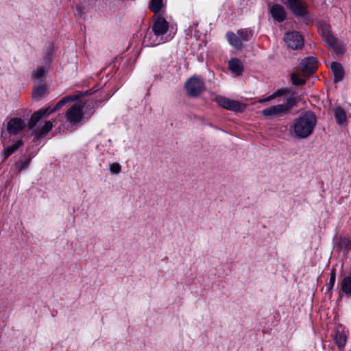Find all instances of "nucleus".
<instances>
[{"label": "nucleus", "instance_id": "34", "mask_svg": "<svg viewBox=\"0 0 351 351\" xmlns=\"http://www.w3.org/2000/svg\"><path fill=\"white\" fill-rule=\"evenodd\" d=\"M63 105H64L63 101H62V100H60L59 102H58L56 104V106L53 108H51V110H50V111L49 112L53 113L54 112H56V110L60 109Z\"/></svg>", "mask_w": 351, "mask_h": 351}, {"label": "nucleus", "instance_id": "28", "mask_svg": "<svg viewBox=\"0 0 351 351\" xmlns=\"http://www.w3.org/2000/svg\"><path fill=\"white\" fill-rule=\"evenodd\" d=\"M289 93V89L287 88H279L277 90H276L274 93H272L271 95L273 98V99L281 97L285 94H287Z\"/></svg>", "mask_w": 351, "mask_h": 351}, {"label": "nucleus", "instance_id": "4", "mask_svg": "<svg viewBox=\"0 0 351 351\" xmlns=\"http://www.w3.org/2000/svg\"><path fill=\"white\" fill-rule=\"evenodd\" d=\"M84 103L80 101L73 105L65 114V118L68 123L72 125H77L83 121V108Z\"/></svg>", "mask_w": 351, "mask_h": 351}, {"label": "nucleus", "instance_id": "19", "mask_svg": "<svg viewBox=\"0 0 351 351\" xmlns=\"http://www.w3.org/2000/svg\"><path fill=\"white\" fill-rule=\"evenodd\" d=\"M53 128V123L51 121H47L41 127L40 130L35 132V134L37 136H43L46 135Z\"/></svg>", "mask_w": 351, "mask_h": 351}, {"label": "nucleus", "instance_id": "7", "mask_svg": "<svg viewBox=\"0 0 351 351\" xmlns=\"http://www.w3.org/2000/svg\"><path fill=\"white\" fill-rule=\"evenodd\" d=\"M285 41L289 48L294 50L302 49L304 45V39L298 32L287 33Z\"/></svg>", "mask_w": 351, "mask_h": 351}, {"label": "nucleus", "instance_id": "5", "mask_svg": "<svg viewBox=\"0 0 351 351\" xmlns=\"http://www.w3.org/2000/svg\"><path fill=\"white\" fill-rule=\"evenodd\" d=\"M184 88L190 97H197L204 90L203 80L197 76L190 77L185 83Z\"/></svg>", "mask_w": 351, "mask_h": 351}, {"label": "nucleus", "instance_id": "11", "mask_svg": "<svg viewBox=\"0 0 351 351\" xmlns=\"http://www.w3.org/2000/svg\"><path fill=\"white\" fill-rule=\"evenodd\" d=\"M169 23L163 17H158L154 22L152 31L156 36H162L167 33Z\"/></svg>", "mask_w": 351, "mask_h": 351}, {"label": "nucleus", "instance_id": "8", "mask_svg": "<svg viewBox=\"0 0 351 351\" xmlns=\"http://www.w3.org/2000/svg\"><path fill=\"white\" fill-rule=\"evenodd\" d=\"M282 3L289 6L296 16H303L306 13V8L302 0H280Z\"/></svg>", "mask_w": 351, "mask_h": 351}, {"label": "nucleus", "instance_id": "33", "mask_svg": "<svg viewBox=\"0 0 351 351\" xmlns=\"http://www.w3.org/2000/svg\"><path fill=\"white\" fill-rule=\"evenodd\" d=\"M50 110H51V108H50L49 107H47V108H43V109H40V110H39L38 111L39 112V113L43 117L45 115H49L50 114L52 113V112H49L50 111Z\"/></svg>", "mask_w": 351, "mask_h": 351}, {"label": "nucleus", "instance_id": "16", "mask_svg": "<svg viewBox=\"0 0 351 351\" xmlns=\"http://www.w3.org/2000/svg\"><path fill=\"white\" fill-rule=\"evenodd\" d=\"M335 118L339 125H343L346 123V114L345 111L341 107H337L334 110Z\"/></svg>", "mask_w": 351, "mask_h": 351}, {"label": "nucleus", "instance_id": "32", "mask_svg": "<svg viewBox=\"0 0 351 351\" xmlns=\"http://www.w3.org/2000/svg\"><path fill=\"white\" fill-rule=\"evenodd\" d=\"M336 280V272L335 269H332L330 272V282H329V287L328 290L330 291L332 288L333 287L335 282Z\"/></svg>", "mask_w": 351, "mask_h": 351}, {"label": "nucleus", "instance_id": "12", "mask_svg": "<svg viewBox=\"0 0 351 351\" xmlns=\"http://www.w3.org/2000/svg\"><path fill=\"white\" fill-rule=\"evenodd\" d=\"M270 13L274 19L278 22L283 21L286 18L285 9L278 4H275L270 8Z\"/></svg>", "mask_w": 351, "mask_h": 351}, {"label": "nucleus", "instance_id": "30", "mask_svg": "<svg viewBox=\"0 0 351 351\" xmlns=\"http://www.w3.org/2000/svg\"><path fill=\"white\" fill-rule=\"evenodd\" d=\"M291 81L295 85H302L304 84V80L300 78L298 73L291 75Z\"/></svg>", "mask_w": 351, "mask_h": 351}, {"label": "nucleus", "instance_id": "14", "mask_svg": "<svg viewBox=\"0 0 351 351\" xmlns=\"http://www.w3.org/2000/svg\"><path fill=\"white\" fill-rule=\"evenodd\" d=\"M331 69L334 74V82H339L342 80L343 77V70L342 66L336 62L331 63Z\"/></svg>", "mask_w": 351, "mask_h": 351}, {"label": "nucleus", "instance_id": "31", "mask_svg": "<svg viewBox=\"0 0 351 351\" xmlns=\"http://www.w3.org/2000/svg\"><path fill=\"white\" fill-rule=\"evenodd\" d=\"M80 97V95H69V96L64 97L61 100H62V101H63V104H65L66 103L71 102V101H74L77 100Z\"/></svg>", "mask_w": 351, "mask_h": 351}, {"label": "nucleus", "instance_id": "13", "mask_svg": "<svg viewBox=\"0 0 351 351\" xmlns=\"http://www.w3.org/2000/svg\"><path fill=\"white\" fill-rule=\"evenodd\" d=\"M229 44L237 49H241L243 47L241 39L237 34L233 32H228L226 34Z\"/></svg>", "mask_w": 351, "mask_h": 351}, {"label": "nucleus", "instance_id": "6", "mask_svg": "<svg viewBox=\"0 0 351 351\" xmlns=\"http://www.w3.org/2000/svg\"><path fill=\"white\" fill-rule=\"evenodd\" d=\"M215 101L219 106L229 110L242 112L245 108V105L240 101L224 97H217Z\"/></svg>", "mask_w": 351, "mask_h": 351}, {"label": "nucleus", "instance_id": "10", "mask_svg": "<svg viewBox=\"0 0 351 351\" xmlns=\"http://www.w3.org/2000/svg\"><path fill=\"white\" fill-rule=\"evenodd\" d=\"M301 69L304 74L308 75H311L316 71L317 68L316 58L308 57L304 58L301 62Z\"/></svg>", "mask_w": 351, "mask_h": 351}, {"label": "nucleus", "instance_id": "27", "mask_svg": "<svg viewBox=\"0 0 351 351\" xmlns=\"http://www.w3.org/2000/svg\"><path fill=\"white\" fill-rule=\"evenodd\" d=\"M53 57V47L52 45H49L44 56V60L45 62H49L52 60Z\"/></svg>", "mask_w": 351, "mask_h": 351}, {"label": "nucleus", "instance_id": "35", "mask_svg": "<svg viewBox=\"0 0 351 351\" xmlns=\"http://www.w3.org/2000/svg\"><path fill=\"white\" fill-rule=\"evenodd\" d=\"M271 100H273V98H272L271 95H270L269 96H268L267 97L258 99V102L263 104V103L270 101Z\"/></svg>", "mask_w": 351, "mask_h": 351}, {"label": "nucleus", "instance_id": "24", "mask_svg": "<svg viewBox=\"0 0 351 351\" xmlns=\"http://www.w3.org/2000/svg\"><path fill=\"white\" fill-rule=\"evenodd\" d=\"M162 6V0H151L149 8L152 11L154 12H158L160 11Z\"/></svg>", "mask_w": 351, "mask_h": 351}, {"label": "nucleus", "instance_id": "9", "mask_svg": "<svg viewBox=\"0 0 351 351\" xmlns=\"http://www.w3.org/2000/svg\"><path fill=\"white\" fill-rule=\"evenodd\" d=\"M26 124L21 118H12L7 123V130L10 135H16L23 130Z\"/></svg>", "mask_w": 351, "mask_h": 351}, {"label": "nucleus", "instance_id": "1", "mask_svg": "<svg viewBox=\"0 0 351 351\" xmlns=\"http://www.w3.org/2000/svg\"><path fill=\"white\" fill-rule=\"evenodd\" d=\"M317 124L315 114L307 111L295 118L290 125V134L298 138H306L313 133Z\"/></svg>", "mask_w": 351, "mask_h": 351}, {"label": "nucleus", "instance_id": "23", "mask_svg": "<svg viewBox=\"0 0 351 351\" xmlns=\"http://www.w3.org/2000/svg\"><path fill=\"white\" fill-rule=\"evenodd\" d=\"M42 118L43 116L39 113L38 111H36L31 116L27 125L28 127L30 129L33 128Z\"/></svg>", "mask_w": 351, "mask_h": 351}, {"label": "nucleus", "instance_id": "15", "mask_svg": "<svg viewBox=\"0 0 351 351\" xmlns=\"http://www.w3.org/2000/svg\"><path fill=\"white\" fill-rule=\"evenodd\" d=\"M229 69L237 75H239L243 71L242 62L237 58H232L229 61Z\"/></svg>", "mask_w": 351, "mask_h": 351}, {"label": "nucleus", "instance_id": "3", "mask_svg": "<svg viewBox=\"0 0 351 351\" xmlns=\"http://www.w3.org/2000/svg\"><path fill=\"white\" fill-rule=\"evenodd\" d=\"M318 28L324 43L329 49L334 51L337 54H343L344 49L339 40L330 34L329 26L326 24H321Z\"/></svg>", "mask_w": 351, "mask_h": 351}, {"label": "nucleus", "instance_id": "36", "mask_svg": "<svg viewBox=\"0 0 351 351\" xmlns=\"http://www.w3.org/2000/svg\"><path fill=\"white\" fill-rule=\"evenodd\" d=\"M28 164H29V160H27L24 162V165L23 166L21 167V168H23V167H26L28 166Z\"/></svg>", "mask_w": 351, "mask_h": 351}, {"label": "nucleus", "instance_id": "2", "mask_svg": "<svg viewBox=\"0 0 351 351\" xmlns=\"http://www.w3.org/2000/svg\"><path fill=\"white\" fill-rule=\"evenodd\" d=\"M296 99L291 96L287 99L285 104L272 105L263 109L261 114L270 120H280L290 114L291 110L296 105Z\"/></svg>", "mask_w": 351, "mask_h": 351}, {"label": "nucleus", "instance_id": "21", "mask_svg": "<svg viewBox=\"0 0 351 351\" xmlns=\"http://www.w3.org/2000/svg\"><path fill=\"white\" fill-rule=\"evenodd\" d=\"M47 92V88L45 86H40L35 88L33 92V97L36 99H39Z\"/></svg>", "mask_w": 351, "mask_h": 351}, {"label": "nucleus", "instance_id": "18", "mask_svg": "<svg viewBox=\"0 0 351 351\" xmlns=\"http://www.w3.org/2000/svg\"><path fill=\"white\" fill-rule=\"evenodd\" d=\"M48 71V69L45 66L39 67L36 69L32 74V77L35 80L41 82L43 80L45 75Z\"/></svg>", "mask_w": 351, "mask_h": 351}, {"label": "nucleus", "instance_id": "17", "mask_svg": "<svg viewBox=\"0 0 351 351\" xmlns=\"http://www.w3.org/2000/svg\"><path fill=\"white\" fill-rule=\"evenodd\" d=\"M23 144V142L21 140H19L16 143L12 145L11 146H8L5 147L3 151V155L5 158H7L9 156H10L12 153L18 149L19 147H21Z\"/></svg>", "mask_w": 351, "mask_h": 351}, {"label": "nucleus", "instance_id": "37", "mask_svg": "<svg viewBox=\"0 0 351 351\" xmlns=\"http://www.w3.org/2000/svg\"><path fill=\"white\" fill-rule=\"evenodd\" d=\"M350 351H351V350H350Z\"/></svg>", "mask_w": 351, "mask_h": 351}, {"label": "nucleus", "instance_id": "26", "mask_svg": "<svg viewBox=\"0 0 351 351\" xmlns=\"http://www.w3.org/2000/svg\"><path fill=\"white\" fill-rule=\"evenodd\" d=\"M109 170L112 174H118L121 171V166L117 162L110 164Z\"/></svg>", "mask_w": 351, "mask_h": 351}, {"label": "nucleus", "instance_id": "29", "mask_svg": "<svg viewBox=\"0 0 351 351\" xmlns=\"http://www.w3.org/2000/svg\"><path fill=\"white\" fill-rule=\"evenodd\" d=\"M339 245L341 248L348 250L351 245V241L347 238H342L341 239Z\"/></svg>", "mask_w": 351, "mask_h": 351}, {"label": "nucleus", "instance_id": "22", "mask_svg": "<svg viewBox=\"0 0 351 351\" xmlns=\"http://www.w3.org/2000/svg\"><path fill=\"white\" fill-rule=\"evenodd\" d=\"M335 341L337 346L343 348L346 343V337L341 332H338L335 336Z\"/></svg>", "mask_w": 351, "mask_h": 351}, {"label": "nucleus", "instance_id": "20", "mask_svg": "<svg viewBox=\"0 0 351 351\" xmlns=\"http://www.w3.org/2000/svg\"><path fill=\"white\" fill-rule=\"evenodd\" d=\"M341 289L347 295L351 296V277H346L343 280Z\"/></svg>", "mask_w": 351, "mask_h": 351}, {"label": "nucleus", "instance_id": "25", "mask_svg": "<svg viewBox=\"0 0 351 351\" xmlns=\"http://www.w3.org/2000/svg\"><path fill=\"white\" fill-rule=\"evenodd\" d=\"M237 35L241 39V41H247L252 36L251 32L247 29H241L237 32Z\"/></svg>", "mask_w": 351, "mask_h": 351}]
</instances>
